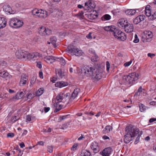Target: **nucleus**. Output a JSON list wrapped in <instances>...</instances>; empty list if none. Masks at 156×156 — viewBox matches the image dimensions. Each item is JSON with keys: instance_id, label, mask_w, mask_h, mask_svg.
<instances>
[{"instance_id": "de8ad7c7", "label": "nucleus", "mask_w": 156, "mask_h": 156, "mask_svg": "<svg viewBox=\"0 0 156 156\" xmlns=\"http://www.w3.org/2000/svg\"><path fill=\"white\" fill-rule=\"evenodd\" d=\"M16 150L18 151V156H21L23 154V153L22 152L19 148L18 147H17Z\"/></svg>"}, {"instance_id": "8fccbe9b", "label": "nucleus", "mask_w": 156, "mask_h": 156, "mask_svg": "<svg viewBox=\"0 0 156 156\" xmlns=\"http://www.w3.org/2000/svg\"><path fill=\"white\" fill-rule=\"evenodd\" d=\"M53 148L52 146H49L48 147L47 151L50 153H51L53 151Z\"/></svg>"}, {"instance_id": "0eeeda50", "label": "nucleus", "mask_w": 156, "mask_h": 156, "mask_svg": "<svg viewBox=\"0 0 156 156\" xmlns=\"http://www.w3.org/2000/svg\"><path fill=\"white\" fill-rule=\"evenodd\" d=\"M22 21L16 18H12L9 22V26L13 28H17L21 27L23 25Z\"/></svg>"}, {"instance_id": "aec40b11", "label": "nucleus", "mask_w": 156, "mask_h": 156, "mask_svg": "<svg viewBox=\"0 0 156 156\" xmlns=\"http://www.w3.org/2000/svg\"><path fill=\"white\" fill-rule=\"evenodd\" d=\"M120 33L116 38L119 41H124L126 39V37L125 34L122 31H119Z\"/></svg>"}, {"instance_id": "473e14b6", "label": "nucleus", "mask_w": 156, "mask_h": 156, "mask_svg": "<svg viewBox=\"0 0 156 156\" xmlns=\"http://www.w3.org/2000/svg\"><path fill=\"white\" fill-rule=\"evenodd\" d=\"M56 41L57 39L55 37H51L50 38L51 42L55 48H56L57 47V46L56 44Z\"/></svg>"}, {"instance_id": "338daca9", "label": "nucleus", "mask_w": 156, "mask_h": 156, "mask_svg": "<svg viewBox=\"0 0 156 156\" xmlns=\"http://www.w3.org/2000/svg\"><path fill=\"white\" fill-rule=\"evenodd\" d=\"M150 104L151 105L154 106L156 105V101H151L150 103Z\"/></svg>"}, {"instance_id": "49530a36", "label": "nucleus", "mask_w": 156, "mask_h": 156, "mask_svg": "<svg viewBox=\"0 0 156 156\" xmlns=\"http://www.w3.org/2000/svg\"><path fill=\"white\" fill-rule=\"evenodd\" d=\"M18 119L17 118V117L16 116H14L11 118L10 120L11 122L12 123H14Z\"/></svg>"}, {"instance_id": "c9c22d12", "label": "nucleus", "mask_w": 156, "mask_h": 156, "mask_svg": "<svg viewBox=\"0 0 156 156\" xmlns=\"http://www.w3.org/2000/svg\"><path fill=\"white\" fill-rule=\"evenodd\" d=\"M39 10L40 9H38L36 8L33 9L32 11V14L33 15H36L38 16Z\"/></svg>"}, {"instance_id": "4d7b16f0", "label": "nucleus", "mask_w": 156, "mask_h": 156, "mask_svg": "<svg viewBox=\"0 0 156 156\" xmlns=\"http://www.w3.org/2000/svg\"><path fill=\"white\" fill-rule=\"evenodd\" d=\"M84 114L86 115H94V113L92 111L90 112H85Z\"/></svg>"}, {"instance_id": "423d86ee", "label": "nucleus", "mask_w": 156, "mask_h": 156, "mask_svg": "<svg viewBox=\"0 0 156 156\" xmlns=\"http://www.w3.org/2000/svg\"><path fill=\"white\" fill-rule=\"evenodd\" d=\"M67 50L68 52L77 56H81L83 54L81 50H79L78 48H76L73 45L69 46Z\"/></svg>"}, {"instance_id": "bb28decb", "label": "nucleus", "mask_w": 156, "mask_h": 156, "mask_svg": "<svg viewBox=\"0 0 156 156\" xmlns=\"http://www.w3.org/2000/svg\"><path fill=\"white\" fill-rule=\"evenodd\" d=\"M63 95L62 94V92H60L58 94L56 97L55 100L58 102H61L63 100Z\"/></svg>"}, {"instance_id": "393cba45", "label": "nucleus", "mask_w": 156, "mask_h": 156, "mask_svg": "<svg viewBox=\"0 0 156 156\" xmlns=\"http://www.w3.org/2000/svg\"><path fill=\"white\" fill-rule=\"evenodd\" d=\"M80 155L81 156H91L90 152L85 149H83L81 150Z\"/></svg>"}, {"instance_id": "58836bf2", "label": "nucleus", "mask_w": 156, "mask_h": 156, "mask_svg": "<svg viewBox=\"0 0 156 156\" xmlns=\"http://www.w3.org/2000/svg\"><path fill=\"white\" fill-rule=\"evenodd\" d=\"M139 107L140 111L141 112H143L146 110L145 106L142 104H139Z\"/></svg>"}, {"instance_id": "7ed1b4c3", "label": "nucleus", "mask_w": 156, "mask_h": 156, "mask_svg": "<svg viewBox=\"0 0 156 156\" xmlns=\"http://www.w3.org/2000/svg\"><path fill=\"white\" fill-rule=\"evenodd\" d=\"M119 26L123 27L125 31L127 33H130L133 30V26L132 24L128 23L126 20L120 19L119 20Z\"/></svg>"}, {"instance_id": "9b49d317", "label": "nucleus", "mask_w": 156, "mask_h": 156, "mask_svg": "<svg viewBox=\"0 0 156 156\" xmlns=\"http://www.w3.org/2000/svg\"><path fill=\"white\" fill-rule=\"evenodd\" d=\"M3 10L7 14H12L14 12L11 7L8 5H4L3 7Z\"/></svg>"}, {"instance_id": "f704fd0d", "label": "nucleus", "mask_w": 156, "mask_h": 156, "mask_svg": "<svg viewBox=\"0 0 156 156\" xmlns=\"http://www.w3.org/2000/svg\"><path fill=\"white\" fill-rule=\"evenodd\" d=\"M9 76V73L5 71L0 72V76L2 77L6 78Z\"/></svg>"}, {"instance_id": "20e7f679", "label": "nucleus", "mask_w": 156, "mask_h": 156, "mask_svg": "<svg viewBox=\"0 0 156 156\" xmlns=\"http://www.w3.org/2000/svg\"><path fill=\"white\" fill-rule=\"evenodd\" d=\"M138 74L135 72L130 73L128 75L124 76L123 79L125 80L126 84H133L138 78Z\"/></svg>"}, {"instance_id": "13d9d810", "label": "nucleus", "mask_w": 156, "mask_h": 156, "mask_svg": "<svg viewBox=\"0 0 156 156\" xmlns=\"http://www.w3.org/2000/svg\"><path fill=\"white\" fill-rule=\"evenodd\" d=\"M140 136H139L137 137L136 138V140L135 141L134 143L135 144H137L140 141Z\"/></svg>"}, {"instance_id": "7c9ffc66", "label": "nucleus", "mask_w": 156, "mask_h": 156, "mask_svg": "<svg viewBox=\"0 0 156 156\" xmlns=\"http://www.w3.org/2000/svg\"><path fill=\"white\" fill-rule=\"evenodd\" d=\"M115 27L114 26H106L104 27V29L105 31L112 32Z\"/></svg>"}, {"instance_id": "3c124183", "label": "nucleus", "mask_w": 156, "mask_h": 156, "mask_svg": "<svg viewBox=\"0 0 156 156\" xmlns=\"http://www.w3.org/2000/svg\"><path fill=\"white\" fill-rule=\"evenodd\" d=\"M36 62L37 63V66L39 69H41L42 67L41 62L40 61L38 62Z\"/></svg>"}, {"instance_id": "e433bc0d", "label": "nucleus", "mask_w": 156, "mask_h": 156, "mask_svg": "<svg viewBox=\"0 0 156 156\" xmlns=\"http://www.w3.org/2000/svg\"><path fill=\"white\" fill-rule=\"evenodd\" d=\"M44 90V89L43 88H40L36 93L37 95L38 96H40L43 93Z\"/></svg>"}, {"instance_id": "6ab92c4d", "label": "nucleus", "mask_w": 156, "mask_h": 156, "mask_svg": "<svg viewBox=\"0 0 156 156\" xmlns=\"http://www.w3.org/2000/svg\"><path fill=\"white\" fill-rule=\"evenodd\" d=\"M45 61L48 63H51L56 60L55 57L52 56H47L44 57Z\"/></svg>"}, {"instance_id": "f03ea898", "label": "nucleus", "mask_w": 156, "mask_h": 156, "mask_svg": "<svg viewBox=\"0 0 156 156\" xmlns=\"http://www.w3.org/2000/svg\"><path fill=\"white\" fill-rule=\"evenodd\" d=\"M40 54L38 52L30 53L28 54L27 52L23 50H19L16 52V55L19 59H22L27 57V58L32 61L37 60L39 58Z\"/></svg>"}, {"instance_id": "4468645a", "label": "nucleus", "mask_w": 156, "mask_h": 156, "mask_svg": "<svg viewBox=\"0 0 156 156\" xmlns=\"http://www.w3.org/2000/svg\"><path fill=\"white\" fill-rule=\"evenodd\" d=\"M94 74L92 75L93 78H94L97 80L100 79L102 77L101 73L99 72V70L96 68Z\"/></svg>"}, {"instance_id": "f3484780", "label": "nucleus", "mask_w": 156, "mask_h": 156, "mask_svg": "<svg viewBox=\"0 0 156 156\" xmlns=\"http://www.w3.org/2000/svg\"><path fill=\"white\" fill-rule=\"evenodd\" d=\"M25 93V92L23 93L22 91H20L18 92L15 96L11 98L12 100H14L15 99H20L22 98L24 96Z\"/></svg>"}, {"instance_id": "c85d7f7f", "label": "nucleus", "mask_w": 156, "mask_h": 156, "mask_svg": "<svg viewBox=\"0 0 156 156\" xmlns=\"http://www.w3.org/2000/svg\"><path fill=\"white\" fill-rule=\"evenodd\" d=\"M113 31L112 32V34L115 37V38H116L117 37L119 34L120 32L119 31H121V30H120L119 29L116 28L115 27L113 30Z\"/></svg>"}, {"instance_id": "a878e982", "label": "nucleus", "mask_w": 156, "mask_h": 156, "mask_svg": "<svg viewBox=\"0 0 156 156\" xmlns=\"http://www.w3.org/2000/svg\"><path fill=\"white\" fill-rule=\"evenodd\" d=\"M112 127L111 126H105V129L103 130V133L104 134L108 133L112 130Z\"/></svg>"}, {"instance_id": "79ce46f5", "label": "nucleus", "mask_w": 156, "mask_h": 156, "mask_svg": "<svg viewBox=\"0 0 156 156\" xmlns=\"http://www.w3.org/2000/svg\"><path fill=\"white\" fill-rule=\"evenodd\" d=\"M152 11L151 10H145L144 13L146 16L149 17L151 14H152Z\"/></svg>"}, {"instance_id": "864d4df0", "label": "nucleus", "mask_w": 156, "mask_h": 156, "mask_svg": "<svg viewBox=\"0 0 156 156\" xmlns=\"http://www.w3.org/2000/svg\"><path fill=\"white\" fill-rule=\"evenodd\" d=\"M78 144H74L71 148V150L73 151H75L76 150Z\"/></svg>"}, {"instance_id": "ea45409f", "label": "nucleus", "mask_w": 156, "mask_h": 156, "mask_svg": "<svg viewBox=\"0 0 156 156\" xmlns=\"http://www.w3.org/2000/svg\"><path fill=\"white\" fill-rule=\"evenodd\" d=\"M84 12L83 11L79 12L78 14L75 15V16L80 18H83V14Z\"/></svg>"}, {"instance_id": "c756f323", "label": "nucleus", "mask_w": 156, "mask_h": 156, "mask_svg": "<svg viewBox=\"0 0 156 156\" xmlns=\"http://www.w3.org/2000/svg\"><path fill=\"white\" fill-rule=\"evenodd\" d=\"M62 93L63 95V99L65 100H68L70 101V94L69 93H65L63 92H62Z\"/></svg>"}, {"instance_id": "dca6fc26", "label": "nucleus", "mask_w": 156, "mask_h": 156, "mask_svg": "<svg viewBox=\"0 0 156 156\" xmlns=\"http://www.w3.org/2000/svg\"><path fill=\"white\" fill-rule=\"evenodd\" d=\"M145 18L144 15H140L136 17L133 20V23L135 24H137L141 21L144 20Z\"/></svg>"}, {"instance_id": "412c9836", "label": "nucleus", "mask_w": 156, "mask_h": 156, "mask_svg": "<svg viewBox=\"0 0 156 156\" xmlns=\"http://www.w3.org/2000/svg\"><path fill=\"white\" fill-rule=\"evenodd\" d=\"M47 16L48 12L47 11L41 9H40L38 16L41 18H44L47 17Z\"/></svg>"}, {"instance_id": "9d476101", "label": "nucleus", "mask_w": 156, "mask_h": 156, "mask_svg": "<svg viewBox=\"0 0 156 156\" xmlns=\"http://www.w3.org/2000/svg\"><path fill=\"white\" fill-rule=\"evenodd\" d=\"M85 15L89 19L91 20L96 19L98 16L97 11L94 10L91 11L90 12L86 14Z\"/></svg>"}, {"instance_id": "6e6552de", "label": "nucleus", "mask_w": 156, "mask_h": 156, "mask_svg": "<svg viewBox=\"0 0 156 156\" xmlns=\"http://www.w3.org/2000/svg\"><path fill=\"white\" fill-rule=\"evenodd\" d=\"M39 33L41 35L44 36L50 35L52 33V31L44 27H41L39 30Z\"/></svg>"}, {"instance_id": "f8f14e48", "label": "nucleus", "mask_w": 156, "mask_h": 156, "mask_svg": "<svg viewBox=\"0 0 156 156\" xmlns=\"http://www.w3.org/2000/svg\"><path fill=\"white\" fill-rule=\"evenodd\" d=\"M112 151V148L109 147L105 148L101 152H100V153L103 156H110Z\"/></svg>"}, {"instance_id": "c03bdc74", "label": "nucleus", "mask_w": 156, "mask_h": 156, "mask_svg": "<svg viewBox=\"0 0 156 156\" xmlns=\"http://www.w3.org/2000/svg\"><path fill=\"white\" fill-rule=\"evenodd\" d=\"M34 96V95L31 93H28L27 94V97L28 99H32Z\"/></svg>"}, {"instance_id": "603ef678", "label": "nucleus", "mask_w": 156, "mask_h": 156, "mask_svg": "<svg viewBox=\"0 0 156 156\" xmlns=\"http://www.w3.org/2000/svg\"><path fill=\"white\" fill-rule=\"evenodd\" d=\"M14 136V134L12 133H9L7 134V137H12Z\"/></svg>"}, {"instance_id": "1a4fd4ad", "label": "nucleus", "mask_w": 156, "mask_h": 156, "mask_svg": "<svg viewBox=\"0 0 156 156\" xmlns=\"http://www.w3.org/2000/svg\"><path fill=\"white\" fill-rule=\"evenodd\" d=\"M28 77L26 74H23L22 75L19 82V85L20 86H24L28 83Z\"/></svg>"}, {"instance_id": "0e129e2a", "label": "nucleus", "mask_w": 156, "mask_h": 156, "mask_svg": "<svg viewBox=\"0 0 156 156\" xmlns=\"http://www.w3.org/2000/svg\"><path fill=\"white\" fill-rule=\"evenodd\" d=\"M39 76L40 78H43V73L42 72H40L39 73Z\"/></svg>"}, {"instance_id": "680f3d73", "label": "nucleus", "mask_w": 156, "mask_h": 156, "mask_svg": "<svg viewBox=\"0 0 156 156\" xmlns=\"http://www.w3.org/2000/svg\"><path fill=\"white\" fill-rule=\"evenodd\" d=\"M50 109V108L49 107H44V110L45 113L47 112H48Z\"/></svg>"}, {"instance_id": "4be33fe9", "label": "nucleus", "mask_w": 156, "mask_h": 156, "mask_svg": "<svg viewBox=\"0 0 156 156\" xmlns=\"http://www.w3.org/2000/svg\"><path fill=\"white\" fill-rule=\"evenodd\" d=\"M153 35L151 31H146L145 33V38L148 41L151 39L153 37Z\"/></svg>"}, {"instance_id": "6e6d98bb", "label": "nucleus", "mask_w": 156, "mask_h": 156, "mask_svg": "<svg viewBox=\"0 0 156 156\" xmlns=\"http://www.w3.org/2000/svg\"><path fill=\"white\" fill-rule=\"evenodd\" d=\"M132 61H130L129 62H127L124 64V66L125 67H127L129 66L132 63Z\"/></svg>"}, {"instance_id": "bf43d9fd", "label": "nucleus", "mask_w": 156, "mask_h": 156, "mask_svg": "<svg viewBox=\"0 0 156 156\" xmlns=\"http://www.w3.org/2000/svg\"><path fill=\"white\" fill-rule=\"evenodd\" d=\"M107 70L108 71L110 68V63L108 61L106 62Z\"/></svg>"}, {"instance_id": "b1692460", "label": "nucleus", "mask_w": 156, "mask_h": 156, "mask_svg": "<svg viewBox=\"0 0 156 156\" xmlns=\"http://www.w3.org/2000/svg\"><path fill=\"white\" fill-rule=\"evenodd\" d=\"M6 21L4 18L0 17V29L5 27L6 26Z\"/></svg>"}, {"instance_id": "f257e3e1", "label": "nucleus", "mask_w": 156, "mask_h": 156, "mask_svg": "<svg viewBox=\"0 0 156 156\" xmlns=\"http://www.w3.org/2000/svg\"><path fill=\"white\" fill-rule=\"evenodd\" d=\"M125 130L126 133L124 136V141L126 144L129 143L133 137L137 135L139 132L138 128H134L131 126L126 127Z\"/></svg>"}, {"instance_id": "774afa93", "label": "nucleus", "mask_w": 156, "mask_h": 156, "mask_svg": "<svg viewBox=\"0 0 156 156\" xmlns=\"http://www.w3.org/2000/svg\"><path fill=\"white\" fill-rule=\"evenodd\" d=\"M27 130H26V129L24 130L23 131V133L22 134V135L24 136V135H26L27 134Z\"/></svg>"}, {"instance_id": "5701e85b", "label": "nucleus", "mask_w": 156, "mask_h": 156, "mask_svg": "<svg viewBox=\"0 0 156 156\" xmlns=\"http://www.w3.org/2000/svg\"><path fill=\"white\" fill-rule=\"evenodd\" d=\"M68 85L67 83L63 81H60L58 82L55 84V86L56 87L61 88L63 87H65Z\"/></svg>"}, {"instance_id": "a211bd4d", "label": "nucleus", "mask_w": 156, "mask_h": 156, "mask_svg": "<svg viewBox=\"0 0 156 156\" xmlns=\"http://www.w3.org/2000/svg\"><path fill=\"white\" fill-rule=\"evenodd\" d=\"M85 6L86 10H89L90 9H93L95 5L90 1H89L85 3Z\"/></svg>"}, {"instance_id": "e2e57ef3", "label": "nucleus", "mask_w": 156, "mask_h": 156, "mask_svg": "<svg viewBox=\"0 0 156 156\" xmlns=\"http://www.w3.org/2000/svg\"><path fill=\"white\" fill-rule=\"evenodd\" d=\"M156 121V118H151L149 120V122L150 123L154 121Z\"/></svg>"}, {"instance_id": "5fc2aeb1", "label": "nucleus", "mask_w": 156, "mask_h": 156, "mask_svg": "<svg viewBox=\"0 0 156 156\" xmlns=\"http://www.w3.org/2000/svg\"><path fill=\"white\" fill-rule=\"evenodd\" d=\"M7 95L6 94H0V98H1L2 99H3L5 98H6L7 97V96H6Z\"/></svg>"}, {"instance_id": "69168bd1", "label": "nucleus", "mask_w": 156, "mask_h": 156, "mask_svg": "<svg viewBox=\"0 0 156 156\" xmlns=\"http://www.w3.org/2000/svg\"><path fill=\"white\" fill-rule=\"evenodd\" d=\"M111 12L114 15H117L118 14V12L116 11L115 10H112Z\"/></svg>"}, {"instance_id": "37998d69", "label": "nucleus", "mask_w": 156, "mask_h": 156, "mask_svg": "<svg viewBox=\"0 0 156 156\" xmlns=\"http://www.w3.org/2000/svg\"><path fill=\"white\" fill-rule=\"evenodd\" d=\"M56 73H58L60 77H62V71L61 69H56L55 70Z\"/></svg>"}, {"instance_id": "2eb2a0df", "label": "nucleus", "mask_w": 156, "mask_h": 156, "mask_svg": "<svg viewBox=\"0 0 156 156\" xmlns=\"http://www.w3.org/2000/svg\"><path fill=\"white\" fill-rule=\"evenodd\" d=\"M80 92V90L79 88H76L72 93L70 98V101H72L77 97L78 94Z\"/></svg>"}, {"instance_id": "4c0bfd02", "label": "nucleus", "mask_w": 156, "mask_h": 156, "mask_svg": "<svg viewBox=\"0 0 156 156\" xmlns=\"http://www.w3.org/2000/svg\"><path fill=\"white\" fill-rule=\"evenodd\" d=\"M7 65L5 62L3 60H0V69L5 67Z\"/></svg>"}, {"instance_id": "09e8293b", "label": "nucleus", "mask_w": 156, "mask_h": 156, "mask_svg": "<svg viewBox=\"0 0 156 156\" xmlns=\"http://www.w3.org/2000/svg\"><path fill=\"white\" fill-rule=\"evenodd\" d=\"M69 115H64L62 116H61L59 118V119L60 120V121H62V120H63V119H64L67 118V117L68 116H69Z\"/></svg>"}, {"instance_id": "39448f33", "label": "nucleus", "mask_w": 156, "mask_h": 156, "mask_svg": "<svg viewBox=\"0 0 156 156\" xmlns=\"http://www.w3.org/2000/svg\"><path fill=\"white\" fill-rule=\"evenodd\" d=\"M96 68L89 66H84L82 70V73L84 76L89 77L92 76L94 74Z\"/></svg>"}, {"instance_id": "a19ab883", "label": "nucleus", "mask_w": 156, "mask_h": 156, "mask_svg": "<svg viewBox=\"0 0 156 156\" xmlns=\"http://www.w3.org/2000/svg\"><path fill=\"white\" fill-rule=\"evenodd\" d=\"M59 61L60 62L62 66H64L66 64V61L65 59L62 57L58 58Z\"/></svg>"}, {"instance_id": "cd10ccee", "label": "nucleus", "mask_w": 156, "mask_h": 156, "mask_svg": "<svg viewBox=\"0 0 156 156\" xmlns=\"http://www.w3.org/2000/svg\"><path fill=\"white\" fill-rule=\"evenodd\" d=\"M125 13L128 15H133L136 13V10L134 9H127L125 11Z\"/></svg>"}, {"instance_id": "72a5a7b5", "label": "nucleus", "mask_w": 156, "mask_h": 156, "mask_svg": "<svg viewBox=\"0 0 156 156\" xmlns=\"http://www.w3.org/2000/svg\"><path fill=\"white\" fill-rule=\"evenodd\" d=\"M111 18V16L108 14L104 15L101 18L102 21H105L106 20H108Z\"/></svg>"}, {"instance_id": "a18cd8bd", "label": "nucleus", "mask_w": 156, "mask_h": 156, "mask_svg": "<svg viewBox=\"0 0 156 156\" xmlns=\"http://www.w3.org/2000/svg\"><path fill=\"white\" fill-rule=\"evenodd\" d=\"M135 39L133 40V42L134 43H137L139 41V40L137 37V34H135L134 36Z\"/></svg>"}, {"instance_id": "052dcab7", "label": "nucleus", "mask_w": 156, "mask_h": 156, "mask_svg": "<svg viewBox=\"0 0 156 156\" xmlns=\"http://www.w3.org/2000/svg\"><path fill=\"white\" fill-rule=\"evenodd\" d=\"M147 56H148L150 57L151 58H152L155 56V55L153 53H148L147 54Z\"/></svg>"}, {"instance_id": "2f4dec72", "label": "nucleus", "mask_w": 156, "mask_h": 156, "mask_svg": "<svg viewBox=\"0 0 156 156\" xmlns=\"http://www.w3.org/2000/svg\"><path fill=\"white\" fill-rule=\"evenodd\" d=\"M152 15L151 14L150 16L149 19L151 20H153L156 19V10H152Z\"/></svg>"}, {"instance_id": "ddd939ff", "label": "nucleus", "mask_w": 156, "mask_h": 156, "mask_svg": "<svg viewBox=\"0 0 156 156\" xmlns=\"http://www.w3.org/2000/svg\"><path fill=\"white\" fill-rule=\"evenodd\" d=\"M90 147L93 150L94 152L95 153L98 152L100 150L98 143L96 142H94L91 143Z\"/></svg>"}]
</instances>
